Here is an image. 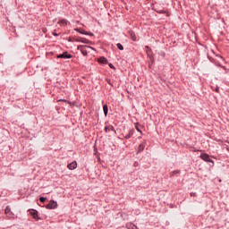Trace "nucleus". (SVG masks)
Returning a JSON list of instances; mask_svg holds the SVG:
<instances>
[{
    "label": "nucleus",
    "instance_id": "obj_20",
    "mask_svg": "<svg viewBox=\"0 0 229 229\" xmlns=\"http://www.w3.org/2000/svg\"><path fill=\"white\" fill-rule=\"evenodd\" d=\"M39 201H41V203H44L46 201V198L40 197L39 198Z\"/></svg>",
    "mask_w": 229,
    "mask_h": 229
},
{
    "label": "nucleus",
    "instance_id": "obj_15",
    "mask_svg": "<svg viewBox=\"0 0 229 229\" xmlns=\"http://www.w3.org/2000/svg\"><path fill=\"white\" fill-rule=\"evenodd\" d=\"M127 228H128V229H139V228L137 227V225H132V224H128V225H127Z\"/></svg>",
    "mask_w": 229,
    "mask_h": 229
},
{
    "label": "nucleus",
    "instance_id": "obj_13",
    "mask_svg": "<svg viewBox=\"0 0 229 229\" xmlns=\"http://www.w3.org/2000/svg\"><path fill=\"white\" fill-rule=\"evenodd\" d=\"M103 111L106 116L108 115V106L104 105Z\"/></svg>",
    "mask_w": 229,
    "mask_h": 229
},
{
    "label": "nucleus",
    "instance_id": "obj_14",
    "mask_svg": "<svg viewBox=\"0 0 229 229\" xmlns=\"http://www.w3.org/2000/svg\"><path fill=\"white\" fill-rule=\"evenodd\" d=\"M114 131V126L110 125L105 128V131L108 133V131Z\"/></svg>",
    "mask_w": 229,
    "mask_h": 229
},
{
    "label": "nucleus",
    "instance_id": "obj_3",
    "mask_svg": "<svg viewBox=\"0 0 229 229\" xmlns=\"http://www.w3.org/2000/svg\"><path fill=\"white\" fill-rule=\"evenodd\" d=\"M4 214L7 216L8 219H13L14 214L12 212V209L7 206L4 210Z\"/></svg>",
    "mask_w": 229,
    "mask_h": 229
},
{
    "label": "nucleus",
    "instance_id": "obj_10",
    "mask_svg": "<svg viewBox=\"0 0 229 229\" xmlns=\"http://www.w3.org/2000/svg\"><path fill=\"white\" fill-rule=\"evenodd\" d=\"M58 24H60V26H67L68 24H70V22H69V21L63 19L58 21Z\"/></svg>",
    "mask_w": 229,
    "mask_h": 229
},
{
    "label": "nucleus",
    "instance_id": "obj_8",
    "mask_svg": "<svg viewBox=\"0 0 229 229\" xmlns=\"http://www.w3.org/2000/svg\"><path fill=\"white\" fill-rule=\"evenodd\" d=\"M144 148H146V140H143L142 143L140 144L138 153H142V151H144Z\"/></svg>",
    "mask_w": 229,
    "mask_h": 229
},
{
    "label": "nucleus",
    "instance_id": "obj_23",
    "mask_svg": "<svg viewBox=\"0 0 229 229\" xmlns=\"http://www.w3.org/2000/svg\"><path fill=\"white\" fill-rule=\"evenodd\" d=\"M88 33H89L88 35H90V37H94L93 33H90V32H88Z\"/></svg>",
    "mask_w": 229,
    "mask_h": 229
},
{
    "label": "nucleus",
    "instance_id": "obj_27",
    "mask_svg": "<svg viewBox=\"0 0 229 229\" xmlns=\"http://www.w3.org/2000/svg\"><path fill=\"white\" fill-rule=\"evenodd\" d=\"M191 196H194V194L191 193Z\"/></svg>",
    "mask_w": 229,
    "mask_h": 229
},
{
    "label": "nucleus",
    "instance_id": "obj_7",
    "mask_svg": "<svg viewBox=\"0 0 229 229\" xmlns=\"http://www.w3.org/2000/svg\"><path fill=\"white\" fill-rule=\"evenodd\" d=\"M57 58H72V55L67 52H64L63 54L57 55Z\"/></svg>",
    "mask_w": 229,
    "mask_h": 229
},
{
    "label": "nucleus",
    "instance_id": "obj_1",
    "mask_svg": "<svg viewBox=\"0 0 229 229\" xmlns=\"http://www.w3.org/2000/svg\"><path fill=\"white\" fill-rule=\"evenodd\" d=\"M87 47L91 48L89 46H78L77 49H78V51H81V53L83 55V56H87V55H88Z\"/></svg>",
    "mask_w": 229,
    "mask_h": 229
},
{
    "label": "nucleus",
    "instance_id": "obj_16",
    "mask_svg": "<svg viewBox=\"0 0 229 229\" xmlns=\"http://www.w3.org/2000/svg\"><path fill=\"white\" fill-rule=\"evenodd\" d=\"M132 135H133V131H130V132L127 135H125V139H131Z\"/></svg>",
    "mask_w": 229,
    "mask_h": 229
},
{
    "label": "nucleus",
    "instance_id": "obj_11",
    "mask_svg": "<svg viewBox=\"0 0 229 229\" xmlns=\"http://www.w3.org/2000/svg\"><path fill=\"white\" fill-rule=\"evenodd\" d=\"M98 61L99 64H108V60L105 57H100Z\"/></svg>",
    "mask_w": 229,
    "mask_h": 229
},
{
    "label": "nucleus",
    "instance_id": "obj_21",
    "mask_svg": "<svg viewBox=\"0 0 229 229\" xmlns=\"http://www.w3.org/2000/svg\"><path fill=\"white\" fill-rule=\"evenodd\" d=\"M109 67H110V69H115V68L114 67V64H109Z\"/></svg>",
    "mask_w": 229,
    "mask_h": 229
},
{
    "label": "nucleus",
    "instance_id": "obj_19",
    "mask_svg": "<svg viewBox=\"0 0 229 229\" xmlns=\"http://www.w3.org/2000/svg\"><path fill=\"white\" fill-rule=\"evenodd\" d=\"M180 172L178 170H174V172L171 173V174L173 176L174 174H178Z\"/></svg>",
    "mask_w": 229,
    "mask_h": 229
},
{
    "label": "nucleus",
    "instance_id": "obj_22",
    "mask_svg": "<svg viewBox=\"0 0 229 229\" xmlns=\"http://www.w3.org/2000/svg\"><path fill=\"white\" fill-rule=\"evenodd\" d=\"M157 13H165V11H158Z\"/></svg>",
    "mask_w": 229,
    "mask_h": 229
},
{
    "label": "nucleus",
    "instance_id": "obj_6",
    "mask_svg": "<svg viewBox=\"0 0 229 229\" xmlns=\"http://www.w3.org/2000/svg\"><path fill=\"white\" fill-rule=\"evenodd\" d=\"M67 167H68V169H70V171H74V169H76V167H78V163H76V161H73V162L68 164Z\"/></svg>",
    "mask_w": 229,
    "mask_h": 229
},
{
    "label": "nucleus",
    "instance_id": "obj_12",
    "mask_svg": "<svg viewBox=\"0 0 229 229\" xmlns=\"http://www.w3.org/2000/svg\"><path fill=\"white\" fill-rule=\"evenodd\" d=\"M75 31H78V33H81V35H89V32L81 30L80 29H75Z\"/></svg>",
    "mask_w": 229,
    "mask_h": 229
},
{
    "label": "nucleus",
    "instance_id": "obj_9",
    "mask_svg": "<svg viewBox=\"0 0 229 229\" xmlns=\"http://www.w3.org/2000/svg\"><path fill=\"white\" fill-rule=\"evenodd\" d=\"M75 42H82V44H89V39L85 38H78L75 39Z\"/></svg>",
    "mask_w": 229,
    "mask_h": 229
},
{
    "label": "nucleus",
    "instance_id": "obj_17",
    "mask_svg": "<svg viewBox=\"0 0 229 229\" xmlns=\"http://www.w3.org/2000/svg\"><path fill=\"white\" fill-rule=\"evenodd\" d=\"M131 40H137V37H135V33L133 32L131 33Z\"/></svg>",
    "mask_w": 229,
    "mask_h": 229
},
{
    "label": "nucleus",
    "instance_id": "obj_24",
    "mask_svg": "<svg viewBox=\"0 0 229 229\" xmlns=\"http://www.w3.org/2000/svg\"><path fill=\"white\" fill-rule=\"evenodd\" d=\"M136 130H137V131H140V130L139 129L138 126H136Z\"/></svg>",
    "mask_w": 229,
    "mask_h": 229
},
{
    "label": "nucleus",
    "instance_id": "obj_26",
    "mask_svg": "<svg viewBox=\"0 0 229 229\" xmlns=\"http://www.w3.org/2000/svg\"><path fill=\"white\" fill-rule=\"evenodd\" d=\"M191 196H194V194L191 193Z\"/></svg>",
    "mask_w": 229,
    "mask_h": 229
},
{
    "label": "nucleus",
    "instance_id": "obj_4",
    "mask_svg": "<svg viewBox=\"0 0 229 229\" xmlns=\"http://www.w3.org/2000/svg\"><path fill=\"white\" fill-rule=\"evenodd\" d=\"M29 213L30 214V216H32V217L34 218V219H36L37 221H38V212L37 211V210H35V209H30L29 210Z\"/></svg>",
    "mask_w": 229,
    "mask_h": 229
},
{
    "label": "nucleus",
    "instance_id": "obj_25",
    "mask_svg": "<svg viewBox=\"0 0 229 229\" xmlns=\"http://www.w3.org/2000/svg\"><path fill=\"white\" fill-rule=\"evenodd\" d=\"M54 36H55V37H58V34H56V33H54Z\"/></svg>",
    "mask_w": 229,
    "mask_h": 229
},
{
    "label": "nucleus",
    "instance_id": "obj_5",
    "mask_svg": "<svg viewBox=\"0 0 229 229\" xmlns=\"http://www.w3.org/2000/svg\"><path fill=\"white\" fill-rule=\"evenodd\" d=\"M201 160H204L205 162H214L210 159V156L208 154H201L200 155Z\"/></svg>",
    "mask_w": 229,
    "mask_h": 229
},
{
    "label": "nucleus",
    "instance_id": "obj_18",
    "mask_svg": "<svg viewBox=\"0 0 229 229\" xmlns=\"http://www.w3.org/2000/svg\"><path fill=\"white\" fill-rule=\"evenodd\" d=\"M116 46L118 49H120V51H123L124 49V47L121 45V43H118Z\"/></svg>",
    "mask_w": 229,
    "mask_h": 229
},
{
    "label": "nucleus",
    "instance_id": "obj_2",
    "mask_svg": "<svg viewBox=\"0 0 229 229\" xmlns=\"http://www.w3.org/2000/svg\"><path fill=\"white\" fill-rule=\"evenodd\" d=\"M58 207V204L55 200H50V202L46 206V208L53 210Z\"/></svg>",
    "mask_w": 229,
    "mask_h": 229
}]
</instances>
